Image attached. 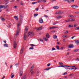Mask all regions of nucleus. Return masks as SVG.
<instances>
[{"instance_id":"15","label":"nucleus","mask_w":79,"mask_h":79,"mask_svg":"<svg viewBox=\"0 0 79 79\" xmlns=\"http://www.w3.org/2000/svg\"><path fill=\"white\" fill-rule=\"evenodd\" d=\"M23 51H24V50H23V48H22L21 49V51L20 52V54H22V53H23Z\"/></svg>"},{"instance_id":"29","label":"nucleus","mask_w":79,"mask_h":79,"mask_svg":"<svg viewBox=\"0 0 79 79\" xmlns=\"http://www.w3.org/2000/svg\"><path fill=\"white\" fill-rule=\"evenodd\" d=\"M31 36H33L34 35V33H33V32H32L31 33Z\"/></svg>"},{"instance_id":"28","label":"nucleus","mask_w":79,"mask_h":79,"mask_svg":"<svg viewBox=\"0 0 79 79\" xmlns=\"http://www.w3.org/2000/svg\"><path fill=\"white\" fill-rule=\"evenodd\" d=\"M37 3V2H33L31 3V4H32L33 5H34V4H35Z\"/></svg>"},{"instance_id":"62","label":"nucleus","mask_w":79,"mask_h":79,"mask_svg":"<svg viewBox=\"0 0 79 79\" xmlns=\"http://www.w3.org/2000/svg\"><path fill=\"white\" fill-rule=\"evenodd\" d=\"M31 32H29L28 33V36H29V35H30V34H31Z\"/></svg>"},{"instance_id":"35","label":"nucleus","mask_w":79,"mask_h":79,"mask_svg":"<svg viewBox=\"0 0 79 79\" xmlns=\"http://www.w3.org/2000/svg\"><path fill=\"white\" fill-rule=\"evenodd\" d=\"M59 64H60V65H61V64H63V63L62 62H59Z\"/></svg>"},{"instance_id":"4","label":"nucleus","mask_w":79,"mask_h":79,"mask_svg":"<svg viewBox=\"0 0 79 79\" xmlns=\"http://www.w3.org/2000/svg\"><path fill=\"white\" fill-rule=\"evenodd\" d=\"M71 7L73 8V9H76V8H77L78 7V6L76 5H72L71 6Z\"/></svg>"},{"instance_id":"47","label":"nucleus","mask_w":79,"mask_h":79,"mask_svg":"<svg viewBox=\"0 0 79 79\" xmlns=\"http://www.w3.org/2000/svg\"><path fill=\"white\" fill-rule=\"evenodd\" d=\"M14 76H15V75H12L11 77V78H13V77H14Z\"/></svg>"},{"instance_id":"7","label":"nucleus","mask_w":79,"mask_h":79,"mask_svg":"<svg viewBox=\"0 0 79 79\" xmlns=\"http://www.w3.org/2000/svg\"><path fill=\"white\" fill-rule=\"evenodd\" d=\"M29 28H28V27H26L25 28V33H27V31H28V29Z\"/></svg>"},{"instance_id":"18","label":"nucleus","mask_w":79,"mask_h":79,"mask_svg":"<svg viewBox=\"0 0 79 79\" xmlns=\"http://www.w3.org/2000/svg\"><path fill=\"white\" fill-rule=\"evenodd\" d=\"M46 37L47 38H48V39H49V38H50V35H49V34L47 33L46 34Z\"/></svg>"},{"instance_id":"10","label":"nucleus","mask_w":79,"mask_h":79,"mask_svg":"<svg viewBox=\"0 0 79 79\" xmlns=\"http://www.w3.org/2000/svg\"><path fill=\"white\" fill-rule=\"evenodd\" d=\"M39 21L40 23H44V20H43V19H40Z\"/></svg>"},{"instance_id":"14","label":"nucleus","mask_w":79,"mask_h":79,"mask_svg":"<svg viewBox=\"0 0 79 79\" xmlns=\"http://www.w3.org/2000/svg\"><path fill=\"white\" fill-rule=\"evenodd\" d=\"M57 36H56V35H54L53 36V38L54 39H57Z\"/></svg>"},{"instance_id":"59","label":"nucleus","mask_w":79,"mask_h":79,"mask_svg":"<svg viewBox=\"0 0 79 79\" xmlns=\"http://www.w3.org/2000/svg\"><path fill=\"white\" fill-rule=\"evenodd\" d=\"M3 42L5 43V44H6V40L5 41H3Z\"/></svg>"},{"instance_id":"63","label":"nucleus","mask_w":79,"mask_h":79,"mask_svg":"<svg viewBox=\"0 0 79 79\" xmlns=\"http://www.w3.org/2000/svg\"><path fill=\"white\" fill-rule=\"evenodd\" d=\"M8 27H10V25L8 24L7 26Z\"/></svg>"},{"instance_id":"11","label":"nucleus","mask_w":79,"mask_h":79,"mask_svg":"<svg viewBox=\"0 0 79 79\" xmlns=\"http://www.w3.org/2000/svg\"><path fill=\"white\" fill-rule=\"evenodd\" d=\"M59 6H56L53 7V8L54 9H58L59 8Z\"/></svg>"},{"instance_id":"39","label":"nucleus","mask_w":79,"mask_h":79,"mask_svg":"<svg viewBox=\"0 0 79 79\" xmlns=\"http://www.w3.org/2000/svg\"><path fill=\"white\" fill-rule=\"evenodd\" d=\"M37 16H38V14H35L34 15V16L35 17H36Z\"/></svg>"},{"instance_id":"17","label":"nucleus","mask_w":79,"mask_h":79,"mask_svg":"<svg viewBox=\"0 0 79 79\" xmlns=\"http://www.w3.org/2000/svg\"><path fill=\"white\" fill-rule=\"evenodd\" d=\"M1 19L3 21H5V19L2 17H1Z\"/></svg>"},{"instance_id":"5","label":"nucleus","mask_w":79,"mask_h":79,"mask_svg":"<svg viewBox=\"0 0 79 79\" xmlns=\"http://www.w3.org/2000/svg\"><path fill=\"white\" fill-rule=\"evenodd\" d=\"M56 19H60V18H62V16L58 15L56 16Z\"/></svg>"},{"instance_id":"33","label":"nucleus","mask_w":79,"mask_h":79,"mask_svg":"<svg viewBox=\"0 0 79 79\" xmlns=\"http://www.w3.org/2000/svg\"><path fill=\"white\" fill-rule=\"evenodd\" d=\"M21 24L20 23V22H19L18 23V24H17V26L18 27H19V26H20Z\"/></svg>"},{"instance_id":"56","label":"nucleus","mask_w":79,"mask_h":79,"mask_svg":"<svg viewBox=\"0 0 79 79\" xmlns=\"http://www.w3.org/2000/svg\"><path fill=\"white\" fill-rule=\"evenodd\" d=\"M65 22H66V23H69V22H70V21H69L68 20H65Z\"/></svg>"},{"instance_id":"50","label":"nucleus","mask_w":79,"mask_h":79,"mask_svg":"<svg viewBox=\"0 0 79 79\" xmlns=\"http://www.w3.org/2000/svg\"><path fill=\"white\" fill-rule=\"evenodd\" d=\"M40 70H38L37 72V74H39V73H40Z\"/></svg>"},{"instance_id":"41","label":"nucleus","mask_w":79,"mask_h":79,"mask_svg":"<svg viewBox=\"0 0 79 79\" xmlns=\"http://www.w3.org/2000/svg\"><path fill=\"white\" fill-rule=\"evenodd\" d=\"M34 72L33 71H32L31 72V74L32 75L33 74H34Z\"/></svg>"},{"instance_id":"20","label":"nucleus","mask_w":79,"mask_h":79,"mask_svg":"<svg viewBox=\"0 0 79 79\" xmlns=\"http://www.w3.org/2000/svg\"><path fill=\"white\" fill-rule=\"evenodd\" d=\"M68 17H69V18H71V17H72V18H73L74 17V16H73V15H70L68 16Z\"/></svg>"},{"instance_id":"44","label":"nucleus","mask_w":79,"mask_h":79,"mask_svg":"<svg viewBox=\"0 0 79 79\" xmlns=\"http://www.w3.org/2000/svg\"><path fill=\"white\" fill-rule=\"evenodd\" d=\"M77 29H79V27H77L76 28H75L76 30H77Z\"/></svg>"},{"instance_id":"37","label":"nucleus","mask_w":79,"mask_h":79,"mask_svg":"<svg viewBox=\"0 0 79 79\" xmlns=\"http://www.w3.org/2000/svg\"><path fill=\"white\" fill-rule=\"evenodd\" d=\"M66 74H67V72H65L63 74V75L65 76V75H66Z\"/></svg>"},{"instance_id":"30","label":"nucleus","mask_w":79,"mask_h":79,"mask_svg":"<svg viewBox=\"0 0 79 79\" xmlns=\"http://www.w3.org/2000/svg\"><path fill=\"white\" fill-rule=\"evenodd\" d=\"M65 67H66V68H71V66L65 65Z\"/></svg>"},{"instance_id":"43","label":"nucleus","mask_w":79,"mask_h":79,"mask_svg":"<svg viewBox=\"0 0 79 79\" xmlns=\"http://www.w3.org/2000/svg\"><path fill=\"white\" fill-rule=\"evenodd\" d=\"M61 67H62V68H64V67H66V65H61Z\"/></svg>"},{"instance_id":"13","label":"nucleus","mask_w":79,"mask_h":79,"mask_svg":"<svg viewBox=\"0 0 79 79\" xmlns=\"http://www.w3.org/2000/svg\"><path fill=\"white\" fill-rule=\"evenodd\" d=\"M18 17V16H16L14 17L15 19L16 20H17V21H18V19H19Z\"/></svg>"},{"instance_id":"21","label":"nucleus","mask_w":79,"mask_h":79,"mask_svg":"<svg viewBox=\"0 0 79 79\" xmlns=\"http://www.w3.org/2000/svg\"><path fill=\"white\" fill-rule=\"evenodd\" d=\"M4 46L5 47H8V44H4Z\"/></svg>"},{"instance_id":"25","label":"nucleus","mask_w":79,"mask_h":79,"mask_svg":"<svg viewBox=\"0 0 79 79\" xmlns=\"http://www.w3.org/2000/svg\"><path fill=\"white\" fill-rule=\"evenodd\" d=\"M34 49V47L32 46L29 48V50H33Z\"/></svg>"},{"instance_id":"54","label":"nucleus","mask_w":79,"mask_h":79,"mask_svg":"<svg viewBox=\"0 0 79 79\" xmlns=\"http://www.w3.org/2000/svg\"><path fill=\"white\" fill-rule=\"evenodd\" d=\"M68 31H66L65 34H68Z\"/></svg>"},{"instance_id":"34","label":"nucleus","mask_w":79,"mask_h":79,"mask_svg":"<svg viewBox=\"0 0 79 79\" xmlns=\"http://www.w3.org/2000/svg\"><path fill=\"white\" fill-rule=\"evenodd\" d=\"M78 50H79V49H75V50H74L73 51V52H77V51H78Z\"/></svg>"},{"instance_id":"64","label":"nucleus","mask_w":79,"mask_h":79,"mask_svg":"<svg viewBox=\"0 0 79 79\" xmlns=\"http://www.w3.org/2000/svg\"><path fill=\"white\" fill-rule=\"evenodd\" d=\"M71 27V25H69V27Z\"/></svg>"},{"instance_id":"9","label":"nucleus","mask_w":79,"mask_h":79,"mask_svg":"<svg viewBox=\"0 0 79 79\" xmlns=\"http://www.w3.org/2000/svg\"><path fill=\"white\" fill-rule=\"evenodd\" d=\"M26 37H27V36H26V33H25L24 34V36L23 37V39H24V40H26Z\"/></svg>"},{"instance_id":"45","label":"nucleus","mask_w":79,"mask_h":79,"mask_svg":"<svg viewBox=\"0 0 79 79\" xmlns=\"http://www.w3.org/2000/svg\"><path fill=\"white\" fill-rule=\"evenodd\" d=\"M5 8H9V6H8V5H6L5 7Z\"/></svg>"},{"instance_id":"55","label":"nucleus","mask_w":79,"mask_h":79,"mask_svg":"<svg viewBox=\"0 0 79 79\" xmlns=\"http://www.w3.org/2000/svg\"><path fill=\"white\" fill-rule=\"evenodd\" d=\"M40 42H42L43 41V40L41 39H40Z\"/></svg>"},{"instance_id":"31","label":"nucleus","mask_w":79,"mask_h":79,"mask_svg":"<svg viewBox=\"0 0 79 79\" xmlns=\"http://www.w3.org/2000/svg\"><path fill=\"white\" fill-rule=\"evenodd\" d=\"M52 28H53V29H54L55 28V29H56V28H58V27L57 26L52 27Z\"/></svg>"},{"instance_id":"49","label":"nucleus","mask_w":79,"mask_h":79,"mask_svg":"<svg viewBox=\"0 0 79 79\" xmlns=\"http://www.w3.org/2000/svg\"><path fill=\"white\" fill-rule=\"evenodd\" d=\"M50 64H51L50 63H49L47 64V66H50Z\"/></svg>"},{"instance_id":"22","label":"nucleus","mask_w":79,"mask_h":79,"mask_svg":"<svg viewBox=\"0 0 79 79\" xmlns=\"http://www.w3.org/2000/svg\"><path fill=\"white\" fill-rule=\"evenodd\" d=\"M23 15H20V20L23 19Z\"/></svg>"},{"instance_id":"32","label":"nucleus","mask_w":79,"mask_h":79,"mask_svg":"<svg viewBox=\"0 0 79 79\" xmlns=\"http://www.w3.org/2000/svg\"><path fill=\"white\" fill-rule=\"evenodd\" d=\"M34 68V65H33L31 67V69H33Z\"/></svg>"},{"instance_id":"57","label":"nucleus","mask_w":79,"mask_h":79,"mask_svg":"<svg viewBox=\"0 0 79 79\" xmlns=\"http://www.w3.org/2000/svg\"><path fill=\"white\" fill-rule=\"evenodd\" d=\"M12 66H13V65H11L10 66V69H11V68H12Z\"/></svg>"},{"instance_id":"46","label":"nucleus","mask_w":79,"mask_h":79,"mask_svg":"<svg viewBox=\"0 0 79 79\" xmlns=\"http://www.w3.org/2000/svg\"><path fill=\"white\" fill-rule=\"evenodd\" d=\"M26 76H25L24 77H23V78H22V79H26Z\"/></svg>"},{"instance_id":"24","label":"nucleus","mask_w":79,"mask_h":79,"mask_svg":"<svg viewBox=\"0 0 79 79\" xmlns=\"http://www.w3.org/2000/svg\"><path fill=\"white\" fill-rule=\"evenodd\" d=\"M20 76H22L23 75V71H21L20 72Z\"/></svg>"},{"instance_id":"38","label":"nucleus","mask_w":79,"mask_h":79,"mask_svg":"<svg viewBox=\"0 0 79 79\" xmlns=\"http://www.w3.org/2000/svg\"><path fill=\"white\" fill-rule=\"evenodd\" d=\"M70 2H68V3H71V2H74V0H72L71 1V0H70Z\"/></svg>"},{"instance_id":"48","label":"nucleus","mask_w":79,"mask_h":79,"mask_svg":"<svg viewBox=\"0 0 79 79\" xmlns=\"http://www.w3.org/2000/svg\"><path fill=\"white\" fill-rule=\"evenodd\" d=\"M76 26H77V24H75L74 25V27H76Z\"/></svg>"},{"instance_id":"60","label":"nucleus","mask_w":79,"mask_h":79,"mask_svg":"<svg viewBox=\"0 0 79 79\" xmlns=\"http://www.w3.org/2000/svg\"><path fill=\"white\" fill-rule=\"evenodd\" d=\"M60 49L61 50H63V47H62Z\"/></svg>"},{"instance_id":"2","label":"nucleus","mask_w":79,"mask_h":79,"mask_svg":"<svg viewBox=\"0 0 79 79\" xmlns=\"http://www.w3.org/2000/svg\"><path fill=\"white\" fill-rule=\"evenodd\" d=\"M19 29L18 30H17V33L15 35V37L16 38L19 35Z\"/></svg>"},{"instance_id":"6","label":"nucleus","mask_w":79,"mask_h":79,"mask_svg":"<svg viewBox=\"0 0 79 79\" xmlns=\"http://www.w3.org/2000/svg\"><path fill=\"white\" fill-rule=\"evenodd\" d=\"M14 48H16L17 47V44H16V42L14 41Z\"/></svg>"},{"instance_id":"23","label":"nucleus","mask_w":79,"mask_h":79,"mask_svg":"<svg viewBox=\"0 0 79 79\" xmlns=\"http://www.w3.org/2000/svg\"><path fill=\"white\" fill-rule=\"evenodd\" d=\"M51 68H46L45 69H44V71H45V70H49V69H51Z\"/></svg>"},{"instance_id":"26","label":"nucleus","mask_w":79,"mask_h":79,"mask_svg":"<svg viewBox=\"0 0 79 79\" xmlns=\"http://www.w3.org/2000/svg\"><path fill=\"white\" fill-rule=\"evenodd\" d=\"M56 48L57 49V50H60V48H59V46H56Z\"/></svg>"},{"instance_id":"3","label":"nucleus","mask_w":79,"mask_h":79,"mask_svg":"<svg viewBox=\"0 0 79 79\" xmlns=\"http://www.w3.org/2000/svg\"><path fill=\"white\" fill-rule=\"evenodd\" d=\"M68 20L70 22L75 21V19H69Z\"/></svg>"},{"instance_id":"61","label":"nucleus","mask_w":79,"mask_h":79,"mask_svg":"<svg viewBox=\"0 0 79 79\" xmlns=\"http://www.w3.org/2000/svg\"><path fill=\"white\" fill-rule=\"evenodd\" d=\"M44 16H45V17H47V18H48V17L47 15H44Z\"/></svg>"},{"instance_id":"12","label":"nucleus","mask_w":79,"mask_h":79,"mask_svg":"<svg viewBox=\"0 0 79 79\" xmlns=\"http://www.w3.org/2000/svg\"><path fill=\"white\" fill-rule=\"evenodd\" d=\"M43 27L42 26H41V27H39L38 29H37V31H39V30H42V29Z\"/></svg>"},{"instance_id":"19","label":"nucleus","mask_w":79,"mask_h":79,"mask_svg":"<svg viewBox=\"0 0 79 79\" xmlns=\"http://www.w3.org/2000/svg\"><path fill=\"white\" fill-rule=\"evenodd\" d=\"M5 7V6L3 5H1L0 6V9H2V8H3Z\"/></svg>"},{"instance_id":"36","label":"nucleus","mask_w":79,"mask_h":79,"mask_svg":"<svg viewBox=\"0 0 79 79\" xmlns=\"http://www.w3.org/2000/svg\"><path fill=\"white\" fill-rule=\"evenodd\" d=\"M43 39H44L45 40V41H47L48 40V39H46V38H43Z\"/></svg>"},{"instance_id":"40","label":"nucleus","mask_w":79,"mask_h":79,"mask_svg":"<svg viewBox=\"0 0 79 79\" xmlns=\"http://www.w3.org/2000/svg\"><path fill=\"white\" fill-rule=\"evenodd\" d=\"M52 51H53V50H55V48H53L52 49Z\"/></svg>"},{"instance_id":"42","label":"nucleus","mask_w":79,"mask_h":79,"mask_svg":"<svg viewBox=\"0 0 79 79\" xmlns=\"http://www.w3.org/2000/svg\"><path fill=\"white\" fill-rule=\"evenodd\" d=\"M41 2H42V0H39L37 1V2H38V3H40Z\"/></svg>"},{"instance_id":"1","label":"nucleus","mask_w":79,"mask_h":79,"mask_svg":"<svg viewBox=\"0 0 79 79\" xmlns=\"http://www.w3.org/2000/svg\"><path fill=\"white\" fill-rule=\"evenodd\" d=\"M63 13V12L62 11H57L56 12V13H55V14H57V15H62Z\"/></svg>"},{"instance_id":"8","label":"nucleus","mask_w":79,"mask_h":79,"mask_svg":"<svg viewBox=\"0 0 79 79\" xmlns=\"http://www.w3.org/2000/svg\"><path fill=\"white\" fill-rule=\"evenodd\" d=\"M73 47H74V46L72 44L69 45V48H73Z\"/></svg>"},{"instance_id":"52","label":"nucleus","mask_w":79,"mask_h":79,"mask_svg":"<svg viewBox=\"0 0 79 79\" xmlns=\"http://www.w3.org/2000/svg\"><path fill=\"white\" fill-rule=\"evenodd\" d=\"M75 60L76 61H79V59L78 58H77L76 59H75Z\"/></svg>"},{"instance_id":"27","label":"nucleus","mask_w":79,"mask_h":79,"mask_svg":"<svg viewBox=\"0 0 79 79\" xmlns=\"http://www.w3.org/2000/svg\"><path fill=\"white\" fill-rule=\"evenodd\" d=\"M64 1H65V2H70V0H63Z\"/></svg>"},{"instance_id":"16","label":"nucleus","mask_w":79,"mask_h":79,"mask_svg":"<svg viewBox=\"0 0 79 79\" xmlns=\"http://www.w3.org/2000/svg\"><path fill=\"white\" fill-rule=\"evenodd\" d=\"M75 43L77 45H79V40H77L75 41Z\"/></svg>"},{"instance_id":"51","label":"nucleus","mask_w":79,"mask_h":79,"mask_svg":"<svg viewBox=\"0 0 79 79\" xmlns=\"http://www.w3.org/2000/svg\"><path fill=\"white\" fill-rule=\"evenodd\" d=\"M31 46H35V45H34L33 44H30Z\"/></svg>"},{"instance_id":"53","label":"nucleus","mask_w":79,"mask_h":79,"mask_svg":"<svg viewBox=\"0 0 79 79\" xmlns=\"http://www.w3.org/2000/svg\"><path fill=\"white\" fill-rule=\"evenodd\" d=\"M42 2H46V1L45 0H41Z\"/></svg>"},{"instance_id":"58","label":"nucleus","mask_w":79,"mask_h":79,"mask_svg":"<svg viewBox=\"0 0 79 79\" xmlns=\"http://www.w3.org/2000/svg\"><path fill=\"white\" fill-rule=\"evenodd\" d=\"M15 65L16 66H18V63H16V64H15Z\"/></svg>"}]
</instances>
